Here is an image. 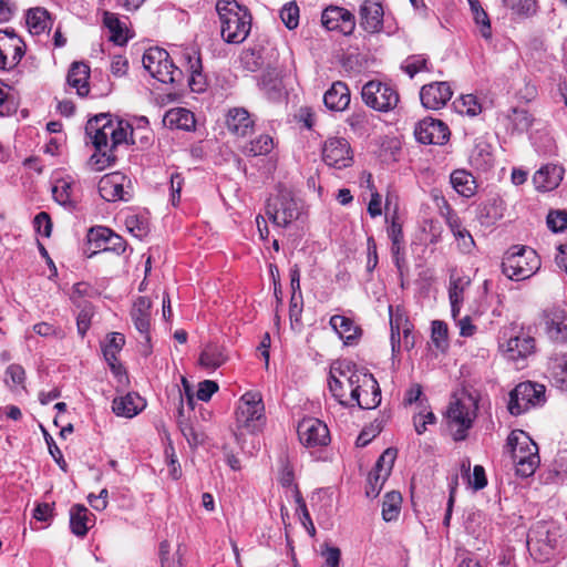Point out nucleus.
I'll use <instances>...</instances> for the list:
<instances>
[{"label": "nucleus", "instance_id": "nucleus-38", "mask_svg": "<svg viewBox=\"0 0 567 567\" xmlns=\"http://www.w3.org/2000/svg\"><path fill=\"white\" fill-rule=\"evenodd\" d=\"M451 184L453 188L464 197H471L475 194V179L464 169H456L451 174Z\"/></svg>", "mask_w": 567, "mask_h": 567}, {"label": "nucleus", "instance_id": "nucleus-61", "mask_svg": "<svg viewBox=\"0 0 567 567\" xmlns=\"http://www.w3.org/2000/svg\"><path fill=\"white\" fill-rule=\"evenodd\" d=\"M7 379L6 384L11 389L13 386H21L24 389L25 371L20 364H10L6 370Z\"/></svg>", "mask_w": 567, "mask_h": 567}, {"label": "nucleus", "instance_id": "nucleus-11", "mask_svg": "<svg viewBox=\"0 0 567 567\" xmlns=\"http://www.w3.org/2000/svg\"><path fill=\"white\" fill-rule=\"evenodd\" d=\"M264 411L261 395L256 392H246L240 398L236 411L238 426L250 432L258 431L262 424Z\"/></svg>", "mask_w": 567, "mask_h": 567}, {"label": "nucleus", "instance_id": "nucleus-40", "mask_svg": "<svg viewBox=\"0 0 567 567\" xmlns=\"http://www.w3.org/2000/svg\"><path fill=\"white\" fill-rule=\"evenodd\" d=\"M470 163L477 169H488L494 163L491 144H475L470 153Z\"/></svg>", "mask_w": 567, "mask_h": 567}, {"label": "nucleus", "instance_id": "nucleus-54", "mask_svg": "<svg viewBox=\"0 0 567 567\" xmlns=\"http://www.w3.org/2000/svg\"><path fill=\"white\" fill-rule=\"evenodd\" d=\"M293 497H295V502L298 506L297 513H299L300 522L303 525V527L307 529L308 534L311 537H313L316 534V527H315L313 522L308 512L306 502H305L299 488H297V487H293Z\"/></svg>", "mask_w": 567, "mask_h": 567}, {"label": "nucleus", "instance_id": "nucleus-51", "mask_svg": "<svg viewBox=\"0 0 567 567\" xmlns=\"http://www.w3.org/2000/svg\"><path fill=\"white\" fill-rule=\"evenodd\" d=\"M471 468L470 460H463L461 463V471L467 476L468 484L475 491H480L487 485V478L485 475V470L482 465H475L473 468V474L470 476L468 472Z\"/></svg>", "mask_w": 567, "mask_h": 567}, {"label": "nucleus", "instance_id": "nucleus-56", "mask_svg": "<svg viewBox=\"0 0 567 567\" xmlns=\"http://www.w3.org/2000/svg\"><path fill=\"white\" fill-rule=\"evenodd\" d=\"M402 70L413 78L421 71H427V59L424 54H413L408 56L402 63Z\"/></svg>", "mask_w": 567, "mask_h": 567}, {"label": "nucleus", "instance_id": "nucleus-53", "mask_svg": "<svg viewBox=\"0 0 567 567\" xmlns=\"http://www.w3.org/2000/svg\"><path fill=\"white\" fill-rule=\"evenodd\" d=\"M470 285V279L465 277L454 276L450 277L449 284V299L450 303H463L464 290Z\"/></svg>", "mask_w": 567, "mask_h": 567}, {"label": "nucleus", "instance_id": "nucleus-3", "mask_svg": "<svg viewBox=\"0 0 567 567\" xmlns=\"http://www.w3.org/2000/svg\"><path fill=\"white\" fill-rule=\"evenodd\" d=\"M559 539V529L554 524L537 522L527 535L528 551L539 563L549 561L557 554Z\"/></svg>", "mask_w": 567, "mask_h": 567}, {"label": "nucleus", "instance_id": "nucleus-29", "mask_svg": "<svg viewBox=\"0 0 567 567\" xmlns=\"http://www.w3.org/2000/svg\"><path fill=\"white\" fill-rule=\"evenodd\" d=\"M228 360V354L224 346L216 342H208L204 346L198 364L205 370L215 371Z\"/></svg>", "mask_w": 567, "mask_h": 567}, {"label": "nucleus", "instance_id": "nucleus-60", "mask_svg": "<svg viewBox=\"0 0 567 567\" xmlns=\"http://www.w3.org/2000/svg\"><path fill=\"white\" fill-rule=\"evenodd\" d=\"M280 18L289 30H293L299 24V8L295 2L286 3L280 10Z\"/></svg>", "mask_w": 567, "mask_h": 567}, {"label": "nucleus", "instance_id": "nucleus-12", "mask_svg": "<svg viewBox=\"0 0 567 567\" xmlns=\"http://www.w3.org/2000/svg\"><path fill=\"white\" fill-rule=\"evenodd\" d=\"M362 100L371 109L389 112L399 103V93L389 84L380 81H369L362 87Z\"/></svg>", "mask_w": 567, "mask_h": 567}, {"label": "nucleus", "instance_id": "nucleus-7", "mask_svg": "<svg viewBox=\"0 0 567 567\" xmlns=\"http://www.w3.org/2000/svg\"><path fill=\"white\" fill-rule=\"evenodd\" d=\"M301 213L300 200L295 198L288 189H280L267 202L266 215L276 226L288 227L292 221L299 219Z\"/></svg>", "mask_w": 567, "mask_h": 567}, {"label": "nucleus", "instance_id": "nucleus-2", "mask_svg": "<svg viewBox=\"0 0 567 567\" xmlns=\"http://www.w3.org/2000/svg\"><path fill=\"white\" fill-rule=\"evenodd\" d=\"M516 474L527 478L532 476L540 463L537 444L523 430L512 431L507 437Z\"/></svg>", "mask_w": 567, "mask_h": 567}, {"label": "nucleus", "instance_id": "nucleus-22", "mask_svg": "<svg viewBox=\"0 0 567 567\" xmlns=\"http://www.w3.org/2000/svg\"><path fill=\"white\" fill-rule=\"evenodd\" d=\"M565 175V168L557 164H546L537 169L533 176V184L538 192L556 189Z\"/></svg>", "mask_w": 567, "mask_h": 567}, {"label": "nucleus", "instance_id": "nucleus-30", "mask_svg": "<svg viewBox=\"0 0 567 567\" xmlns=\"http://www.w3.org/2000/svg\"><path fill=\"white\" fill-rule=\"evenodd\" d=\"M547 377L560 390H567V353H554L547 362Z\"/></svg>", "mask_w": 567, "mask_h": 567}, {"label": "nucleus", "instance_id": "nucleus-25", "mask_svg": "<svg viewBox=\"0 0 567 567\" xmlns=\"http://www.w3.org/2000/svg\"><path fill=\"white\" fill-rule=\"evenodd\" d=\"M151 308L152 302L147 297H138L131 310V319L135 329L144 337L145 342L151 341Z\"/></svg>", "mask_w": 567, "mask_h": 567}, {"label": "nucleus", "instance_id": "nucleus-26", "mask_svg": "<svg viewBox=\"0 0 567 567\" xmlns=\"http://www.w3.org/2000/svg\"><path fill=\"white\" fill-rule=\"evenodd\" d=\"M545 333L556 344L567 343V319L561 310H550L545 316Z\"/></svg>", "mask_w": 567, "mask_h": 567}, {"label": "nucleus", "instance_id": "nucleus-39", "mask_svg": "<svg viewBox=\"0 0 567 567\" xmlns=\"http://www.w3.org/2000/svg\"><path fill=\"white\" fill-rule=\"evenodd\" d=\"M27 24L32 34H41L51 27L49 12L43 8H33L28 11Z\"/></svg>", "mask_w": 567, "mask_h": 567}, {"label": "nucleus", "instance_id": "nucleus-45", "mask_svg": "<svg viewBox=\"0 0 567 567\" xmlns=\"http://www.w3.org/2000/svg\"><path fill=\"white\" fill-rule=\"evenodd\" d=\"M127 142H147L150 140L151 130L148 120L145 116L134 117L128 121Z\"/></svg>", "mask_w": 567, "mask_h": 567}, {"label": "nucleus", "instance_id": "nucleus-48", "mask_svg": "<svg viewBox=\"0 0 567 567\" xmlns=\"http://www.w3.org/2000/svg\"><path fill=\"white\" fill-rule=\"evenodd\" d=\"M477 218L482 225L489 226L502 217V209L497 199L482 203L477 208Z\"/></svg>", "mask_w": 567, "mask_h": 567}, {"label": "nucleus", "instance_id": "nucleus-27", "mask_svg": "<svg viewBox=\"0 0 567 567\" xmlns=\"http://www.w3.org/2000/svg\"><path fill=\"white\" fill-rule=\"evenodd\" d=\"M322 158L328 166L342 169L351 166L353 151L350 144H323Z\"/></svg>", "mask_w": 567, "mask_h": 567}, {"label": "nucleus", "instance_id": "nucleus-57", "mask_svg": "<svg viewBox=\"0 0 567 567\" xmlns=\"http://www.w3.org/2000/svg\"><path fill=\"white\" fill-rule=\"evenodd\" d=\"M126 229L136 238L142 239L148 234V224L137 215H128L125 218Z\"/></svg>", "mask_w": 567, "mask_h": 567}, {"label": "nucleus", "instance_id": "nucleus-58", "mask_svg": "<svg viewBox=\"0 0 567 567\" xmlns=\"http://www.w3.org/2000/svg\"><path fill=\"white\" fill-rule=\"evenodd\" d=\"M259 85L271 100H276L281 95V81L277 76L272 78L270 73L261 76Z\"/></svg>", "mask_w": 567, "mask_h": 567}, {"label": "nucleus", "instance_id": "nucleus-55", "mask_svg": "<svg viewBox=\"0 0 567 567\" xmlns=\"http://www.w3.org/2000/svg\"><path fill=\"white\" fill-rule=\"evenodd\" d=\"M351 131L361 137L369 132L370 116L365 112H354L347 120Z\"/></svg>", "mask_w": 567, "mask_h": 567}, {"label": "nucleus", "instance_id": "nucleus-43", "mask_svg": "<svg viewBox=\"0 0 567 567\" xmlns=\"http://www.w3.org/2000/svg\"><path fill=\"white\" fill-rule=\"evenodd\" d=\"M402 496L399 492L386 493L382 502V518L385 522L395 520L401 512Z\"/></svg>", "mask_w": 567, "mask_h": 567}, {"label": "nucleus", "instance_id": "nucleus-44", "mask_svg": "<svg viewBox=\"0 0 567 567\" xmlns=\"http://www.w3.org/2000/svg\"><path fill=\"white\" fill-rule=\"evenodd\" d=\"M177 424L190 447L203 444L205 439L204 433L197 431L194 425L184 417L183 406H181L178 411Z\"/></svg>", "mask_w": 567, "mask_h": 567}, {"label": "nucleus", "instance_id": "nucleus-18", "mask_svg": "<svg viewBox=\"0 0 567 567\" xmlns=\"http://www.w3.org/2000/svg\"><path fill=\"white\" fill-rule=\"evenodd\" d=\"M359 24L370 34L380 33L383 30L384 10L377 0H363L359 6Z\"/></svg>", "mask_w": 567, "mask_h": 567}, {"label": "nucleus", "instance_id": "nucleus-6", "mask_svg": "<svg viewBox=\"0 0 567 567\" xmlns=\"http://www.w3.org/2000/svg\"><path fill=\"white\" fill-rule=\"evenodd\" d=\"M128 127V121L101 113L87 121L85 132L92 142H127Z\"/></svg>", "mask_w": 567, "mask_h": 567}, {"label": "nucleus", "instance_id": "nucleus-35", "mask_svg": "<svg viewBox=\"0 0 567 567\" xmlns=\"http://www.w3.org/2000/svg\"><path fill=\"white\" fill-rule=\"evenodd\" d=\"M185 60L187 62V70L190 73L188 85L193 92L202 93L207 87L206 76L203 74L202 60L198 53H186Z\"/></svg>", "mask_w": 567, "mask_h": 567}, {"label": "nucleus", "instance_id": "nucleus-5", "mask_svg": "<svg viewBox=\"0 0 567 567\" xmlns=\"http://www.w3.org/2000/svg\"><path fill=\"white\" fill-rule=\"evenodd\" d=\"M348 389L350 390L351 405L357 404L360 409H375L381 403V390L378 381L371 373L351 371L347 365Z\"/></svg>", "mask_w": 567, "mask_h": 567}, {"label": "nucleus", "instance_id": "nucleus-59", "mask_svg": "<svg viewBox=\"0 0 567 567\" xmlns=\"http://www.w3.org/2000/svg\"><path fill=\"white\" fill-rule=\"evenodd\" d=\"M240 61L244 68L251 72L259 70L264 64L260 50L257 48L245 50L240 56Z\"/></svg>", "mask_w": 567, "mask_h": 567}, {"label": "nucleus", "instance_id": "nucleus-31", "mask_svg": "<svg viewBox=\"0 0 567 567\" xmlns=\"http://www.w3.org/2000/svg\"><path fill=\"white\" fill-rule=\"evenodd\" d=\"M90 66L84 62H73L69 69L66 82L76 90L80 96H86L90 92L89 85Z\"/></svg>", "mask_w": 567, "mask_h": 567}, {"label": "nucleus", "instance_id": "nucleus-34", "mask_svg": "<svg viewBox=\"0 0 567 567\" xmlns=\"http://www.w3.org/2000/svg\"><path fill=\"white\" fill-rule=\"evenodd\" d=\"M94 523V516L89 509L81 504H75L70 509V528L71 532L79 536L84 537L89 529L90 524Z\"/></svg>", "mask_w": 567, "mask_h": 567}, {"label": "nucleus", "instance_id": "nucleus-15", "mask_svg": "<svg viewBox=\"0 0 567 567\" xmlns=\"http://www.w3.org/2000/svg\"><path fill=\"white\" fill-rule=\"evenodd\" d=\"M299 441L307 447H321L330 442V432L326 423L316 417H307L297 427Z\"/></svg>", "mask_w": 567, "mask_h": 567}, {"label": "nucleus", "instance_id": "nucleus-32", "mask_svg": "<svg viewBox=\"0 0 567 567\" xmlns=\"http://www.w3.org/2000/svg\"><path fill=\"white\" fill-rule=\"evenodd\" d=\"M324 105L331 111H343L350 103V90L341 81L334 82L323 95Z\"/></svg>", "mask_w": 567, "mask_h": 567}, {"label": "nucleus", "instance_id": "nucleus-21", "mask_svg": "<svg viewBox=\"0 0 567 567\" xmlns=\"http://www.w3.org/2000/svg\"><path fill=\"white\" fill-rule=\"evenodd\" d=\"M226 127L236 137L245 138L254 133L255 120L244 107H233L226 114Z\"/></svg>", "mask_w": 567, "mask_h": 567}, {"label": "nucleus", "instance_id": "nucleus-10", "mask_svg": "<svg viewBox=\"0 0 567 567\" xmlns=\"http://www.w3.org/2000/svg\"><path fill=\"white\" fill-rule=\"evenodd\" d=\"M477 409V400L472 394H463L450 403L446 417L450 426L457 427L455 440L465 439L476 417Z\"/></svg>", "mask_w": 567, "mask_h": 567}, {"label": "nucleus", "instance_id": "nucleus-9", "mask_svg": "<svg viewBox=\"0 0 567 567\" xmlns=\"http://www.w3.org/2000/svg\"><path fill=\"white\" fill-rule=\"evenodd\" d=\"M142 62L144 69L162 83H176L183 76V72L174 65L168 52L162 48L146 50Z\"/></svg>", "mask_w": 567, "mask_h": 567}, {"label": "nucleus", "instance_id": "nucleus-14", "mask_svg": "<svg viewBox=\"0 0 567 567\" xmlns=\"http://www.w3.org/2000/svg\"><path fill=\"white\" fill-rule=\"evenodd\" d=\"M396 458V450L386 449L378 458L373 470L368 475V484L365 494L368 497H377L381 492L383 484L390 476L394 461Z\"/></svg>", "mask_w": 567, "mask_h": 567}, {"label": "nucleus", "instance_id": "nucleus-33", "mask_svg": "<svg viewBox=\"0 0 567 567\" xmlns=\"http://www.w3.org/2000/svg\"><path fill=\"white\" fill-rule=\"evenodd\" d=\"M145 406L144 400L136 393H127L112 402V410L118 416L133 417Z\"/></svg>", "mask_w": 567, "mask_h": 567}, {"label": "nucleus", "instance_id": "nucleus-49", "mask_svg": "<svg viewBox=\"0 0 567 567\" xmlns=\"http://www.w3.org/2000/svg\"><path fill=\"white\" fill-rule=\"evenodd\" d=\"M340 377L341 378H338L333 374V372H331L328 382L329 390L332 393V395L339 401L340 404L351 405L350 398L347 399L346 395V388H348L347 377H349V374L342 370L340 371Z\"/></svg>", "mask_w": 567, "mask_h": 567}, {"label": "nucleus", "instance_id": "nucleus-41", "mask_svg": "<svg viewBox=\"0 0 567 567\" xmlns=\"http://www.w3.org/2000/svg\"><path fill=\"white\" fill-rule=\"evenodd\" d=\"M72 185L73 182L69 178H59L55 181L52 186V196L58 204L69 208L75 206L72 199Z\"/></svg>", "mask_w": 567, "mask_h": 567}, {"label": "nucleus", "instance_id": "nucleus-64", "mask_svg": "<svg viewBox=\"0 0 567 567\" xmlns=\"http://www.w3.org/2000/svg\"><path fill=\"white\" fill-rule=\"evenodd\" d=\"M96 296V290L87 282H78L73 286L71 299L80 306L82 298H92Z\"/></svg>", "mask_w": 567, "mask_h": 567}, {"label": "nucleus", "instance_id": "nucleus-23", "mask_svg": "<svg viewBox=\"0 0 567 567\" xmlns=\"http://www.w3.org/2000/svg\"><path fill=\"white\" fill-rule=\"evenodd\" d=\"M506 358L512 361L526 359L535 352V339L524 332L511 337L505 344H501Z\"/></svg>", "mask_w": 567, "mask_h": 567}, {"label": "nucleus", "instance_id": "nucleus-17", "mask_svg": "<svg viewBox=\"0 0 567 567\" xmlns=\"http://www.w3.org/2000/svg\"><path fill=\"white\" fill-rule=\"evenodd\" d=\"M321 23L329 31H337L343 35H351L355 30L354 14L339 6H328L322 10Z\"/></svg>", "mask_w": 567, "mask_h": 567}, {"label": "nucleus", "instance_id": "nucleus-36", "mask_svg": "<svg viewBox=\"0 0 567 567\" xmlns=\"http://www.w3.org/2000/svg\"><path fill=\"white\" fill-rule=\"evenodd\" d=\"M330 326L346 344H352L361 334V329L350 318L344 316H332L330 318Z\"/></svg>", "mask_w": 567, "mask_h": 567}, {"label": "nucleus", "instance_id": "nucleus-13", "mask_svg": "<svg viewBox=\"0 0 567 567\" xmlns=\"http://www.w3.org/2000/svg\"><path fill=\"white\" fill-rule=\"evenodd\" d=\"M25 53V43L13 29L0 30V70H14Z\"/></svg>", "mask_w": 567, "mask_h": 567}, {"label": "nucleus", "instance_id": "nucleus-63", "mask_svg": "<svg viewBox=\"0 0 567 567\" xmlns=\"http://www.w3.org/2000/svg\"><path fill=\"white\" fill-rule=\"evenodd\" d=\"M111 236V229L106 227L91 228L89 231V241L95 245V248L103 251V246L107 245Z\"/></svg>", "mask_w": 567, "mask_h": 567}, {"label": "nucleus", "instance_id": "nucleus-24", "mask_svg": "<svg viewBox=\"0 0 567 567\" xmlns=\"http://www.w3.org/2000/svg\"><path fill=\"white\" fill-rule=\"evenodd\" d=\"M390 328H391V346L393 353L399 352L401 348V332L403 334L405 348L413 347V337L411 336V324L408 319L404 318L399 311L392 313V307H390Z\"/></svg>", "mask_w": 567, "mask_h": 567}, {"label": "nucleus", "instance_id": "nucleus-37", "mask_svg": "<svg viewBox=\"0 0 567 567\" xmlns=\"http://www.w3.org/2000/svg\"><path fill=\"white\" fill-rule=\"evenodd\" d=\"M534 125L529 113L526 110H513L508 116L507 130L511 131L512 136L522 137L524 133H528Z\"/></svg>", "mask_w": 567, "mask_h": 567}, {"label": "nucleus", "instance_id": "nucleus-8", "mask_svg": "<svg viewBox=\"0 0 567 567\" xmlns=\"http://www.w3.org/2000/svg\"><path fill=\"white\" fill-rule=\"evenodd\" d=\"M545 392L543 384L532 381L520 382L509 392L508 412L517 416L530 409L542 406L546 402Z\"/></svg>", "mask_w": 567, "mask_h": 567}, {"label": "nucleus", "instance_id": "nucleus-62", "mask_svg": "<svg viewBox=\"0 0 567 567\" xmlns=\"http://www.w3.org/2000/svg\"><path fill=\"white\" fill-rule=\"evenodd\" d=\"M548 228L553 233H560L567 229V212L550 210L546 219Z\"/></svg>", "mask_w": 567, "mask_h": 567}, {"label": "nucleus", "instance_id": "nucleus-1", "mask_svg": "<svg viewBox=\"0 0 567 567\" xmlns=\"http://www.w3.org/2000/svg\"><path fill=\"white\" fill-rule=\"evenodd\" d=\"M216 11L223 40L231 44L243 43L251 30L252 17L249 10L236 0H218Z\"/></svg>", "mask_w": 567, "mask_h": 567}, {"label": "nucleus", "instance_id": "nucleus-20", "mask_svg": "<svg viewBox=\"0 0 567 567\" xmlns=\"http://www.w3.org/2000/svg\"><path fill=\"white\" fill-rule=\"evenodd\" d=\"M450 135L449 126L443 121L433 117H425L419 121L414 127L416 142L447 141Z\"/></svg>", "mask_w": 567, "mask_h": 567}, {"label": "nucleus", "instance_id": "nucleus-42", "mask_svg": "<svg viewBox=\"0 0 567 567\" xmlns=\"http://www.w3.org/2000/svg\"><path fill=\"white\" fill-rule=\"evenodd\" d=\"M503 6L517 19H527L537 11L536 0H503Z\"/></svg>", "mask_w": 567, "mask_h": 567}, {"label": "nucleus", "instance_id": "nucleus-46", "mask_svg": "<svg viewBox=\"0 0 567 567\" xmlns=\"http://www.w3.org/2000/svg\"><path fill=\"white\" fill-rule=\"evenodd\" d=\"M165 118L176 128L189 131L195 126L194 114L186 109H174L167 112Z\"/></svg>", "mask_w": 567, "mask_h": 567}, {"label": "nucleus", "instance_id": "nucleus-28", "mask_svg": "<svg viewBox=\"0 0 567 567\" xmlns=\"http://www.w3.org/2000/svg\"><path fill=\"white\" fill-rule=\"evenodd\" d=\"M94 152L90 156L86 166L92 172H102L116 162V148L118 144H93Z\"/></svg>", "mask_w": 567, "mask_h": 567}, {"label": "nucleus", "instance_id": "nucleus-19", "mask_svg": "<svg viewBox=\"0 0 567 567\" xmlns=\"http://www.w3.org/2000/svg\"><path fill=\"white\" fill-rule=\"evenodd\" d=\"M453 91L447 82H433L421 87L420 100L429 110H440L452 97Z\"/></svg>", "mask_w": 567, "mask_h": 567}, {"label": "nucleus", "instance_id": "nucleus-50", "mask_svg": "<svg viewBox=\"0 0 567 567\" xmlns=\"http://www.w3.org/2000/svg\"><path fill=\"white\" fill-rule=\"evenodd\" d=\"M125 344V338L120 332H112L107 336L106 343L103 346V354L109 364L113 368L117 360V353Z\"/></svg>", "mask_w": 567, "mask_h": 567}, {"label": "nucleus", "instance_id": "nucleus-52", "mask_svg": "<svg viewBox=\"0 0 567 567\" xmlns=\"http://www.w3.org/2000/svg\"><path fill=\"white\" fill-rule=\"evenodd\" d=\"M453 107L457 113L470 116H475L482 112V106L473 94L462 95L453 102Z\"/></svg>", "mask_w": 567, "mask_h": 567}, {"label": "nucleus", "instance_id": "nucleus-47", "mask_svg": "<svg viewBox=\"0 0 567 567\" xmlns=\"http://www.w3.org/2000/svg\"><path fill=\"white\" fill-rule=\"evenodd\" d=\"M103 24L109 29L110 40L116 44H124L127 39L124 35V25L115 13L105 11L103 14Z\"/></svg>", "mask_w": 567, "mask_h": 567}, {"label": "nucleus", "instance_id": "nucleus-16", "mask_svg": "<svg viewBox=\"0 0 567 567\" xmlns=\"http://www.w3.org/2000/svg\"><path fill=\"white\" fill-rule=\"evenodd\" d=\"M131 181L121 172L104 175L99 182V193L106 202H127L132 195Z\"/></svg>", "mask_w": 567, "mask_h": 567}, {"label": "nucleus", "instance_id": "nucleus-4", "mask_svg": "<svg viewBox=\"0 0 567 567\" xmlns=\"http://www.w3.org/2000/svg\"><path fill=\"white\" fill-rule=\"evenodd\" d=\"M542 261L536 252L527 246H513L502 261V271L511 280H525L535 275Z\"/></svg>", "mask_w": 567, "mask_h": 567}]
</instances>
